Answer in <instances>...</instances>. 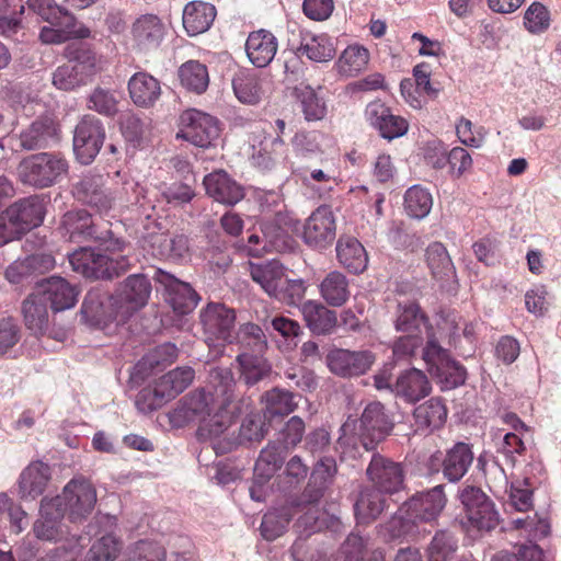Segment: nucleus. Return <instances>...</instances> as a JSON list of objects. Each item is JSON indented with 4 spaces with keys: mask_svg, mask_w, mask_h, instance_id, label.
Wrapping results in <instances>:
<instances>
[{
    "mask_svg": "<svg viewBox=\"0 0 561 561\" xmlns=\"http://www.w3.org/2000/svg\"><path fill=\"white\" fill-rule=\"evenodd\" d=\"M27 5L30 10L50 24V26H44L39 32V39L44 44H61L69 38L90 36V30L54 0H27Z\"/></svg>",
    "mask_w": 561,
    "mask_h": 561,
    "instance_id": "nucleus-2",
    "label": "nucleus"
},
{
    "mask_svg": "<svg viewBox=\"0 0 561 561\" xmlns=\"http://www.w3.org/2000/svg\"><path fill=\"white\" fill-rule=\"evenodd\" d=\"M220 399L209 381L207 389L193 391L181 401L172 413V421L178 424L194 420L201 422L203 416L215 411Z\"/></svg>",
    "mask_w": 561,
    "mask_h": 561,
    "instance_id": "nucleus-15",
    "label": "nucleus"
},
{
    "mask_svg": "<svg viewBox=\"0 0 561 561\" xmlns=\"http://www.w3.org/2000/svg\"><path fill=\"white\" fill-rule=\"evenodd\" d=\"M128 92L131 101L137 106L149 107L159 100L161 85L153 76L139 71L128 80Z\"/></svg>",
    "mask_w": 561,
    "mask_h": 561,
    "instance_id": "nucleus-30",
    "label": "nucleus"
},
{
    "mask_svg": "<svg viewBox=\"0 0 561 561\" xmlns=\"http://www.w3.org/2000/svg\"><path fill=\"white\" fill-rule=\"evenodd\" d=\"M321 297L330 306L340 307L346 302L351 293L348 282L341 272H330L319 286Z\"/></svg>",
    "mask_w": 561,
    "mask_h": 561,
    "instance_id": "nucleus-43",
    "label": "nucleus"
},
{
    "mask_svg": "<svg viewBox=\"0 0 561 561\" xmlns=\"http://www.w3.org/2000/svg\"><path fill=\"white\" fill-rule=\"evenodd\" d=\"M375 362V355L369 351H348L337 348L327 356L331 373L341 377H353L365 374Z\"/></svg>",
    "mask_w": 561,
    "mask_h": 561,
    "instance_id": "nucleus-16",
    "label": "nucleus"
},
{
    "mask_svg": "<svg viewBox=\"0 0 561 561\" xmlns=\"http://www.w3.org/2000/svg\"><path fill=\"white\" fill-rule=\"evenodd\" d=\"M180 119L181 129L176 138L185 139L197 147L214 146L220 136L219 121L207 113L191 108L185 111Z\"/></svg>",
    "mask_w": 561,
    "mask_h": 561,
    "instance_id": "nucleus-8",
    "label": "nucleus"
},
{
    "mask_svg": "<svg viewBox=\"0 0 561 561\" xmlns=\"http://www.w3.org/2000/svg\"><path fill=\"white\" fill-rule=\"evenodd\" d=\"M473 461V453L469 444L457 443L450 448L443 462V473L450 482L459 481Z\"/></svg>",
    "mask_w": 561,
    "mask_h": 561,
    "instance_id": "nucleus-39",
    "label": "nucleus"
},
{
    "mask_svg": "<svg viewBox=\"0 0 561 561\" xmlns=\"http://www.w3.org/2000/svg\"><path fill=\"white\" fill-rule=\"evenodd\" d=\"M368 60L369 53L365 47L352 45L342 53L337 64L343 75L353 77L367 66Z\"/></svg>",
    "mask_w": 561,
    "mask_h": 561,
    "instance_id": "nucleus-56",
    "label": "nucleus"
},
{
    "mask_svg": "<svg viewBox=\"0 0 561 561\" xmlns=\"http://www.w3.org/2000/svg\"><path fill=\"white\" fill-rule=\"evenodd\" d=\"M386 493H379L374 488L364 490L355 503V513L357 519L362 523H368L377 518L386 508Z\"/></svg>",
    "mask_w": 561,
    "mask_h": 561,
    "instance_id": "nucleus-47",
    "label": "nucleus"
},
{
    "mask_svg": "<svg viewBox=\"0 0 561 561\" xmlns=\"http://www.w3.org/2000/svg\"><path fill=\"white\" fill-rule=\"evenodd\" d=\"M458 549V540L446 530L437 531L427 547V561H451Z\"/></svg>",
    "mask_w": 561,
    "mask_h": 561,
    "instance_id": "nucleus-53",
    "label": "nucleus"
},
{
    "mask_svg": "<svg viewBox=\"0 0 561 561\" xmlns=\"http://www.w3.org/2000/svg\"><path fill=\"white\" fill-rule=\"evenodd\" d=\"M339 262L352 273H362L368 264V256L363 244L350 236L341 237L336 243Z\"/></svg>",
    "mask_w": 561,
    "mask_h": 561,
    "instance_id": "nucleus-37",
    "label": "nucleus"
},
{
    "mask_svg": "<svg viewBox=\"0 0 561 561\" xmlns=\"http://www.w3.org/2000/svg\"><path fill=\"white\" fill-rule=\"evenodd\" d=\"M426 263L436 278L449 277L455 267L449 253L442 242H433L426 249Z\"/></svg>",
    "mask_w": 561,
    "mask_h": 561,
    "instance_id": "nucleus-52",
    "label": "nucleus"
},
{
    "mask_svg": "<svg viewBox=\"0 0 561 561\" xmlns=\"http://www.w3.org/2000/svg\"><path fill=\"white\" fill-rule=\"evenodd\" d=\"M365 115L369 124L378 129L385 139L392 140L408 131V122L401 116L393 115L390 108L379 101L369 103Z\"/></svg>",
    "mask_w": 561,
    "mask_h": 561,
    "instance_id": "nucleus-22",
    "label": "nucleus"
},
{
    "mask_svg": "<svg viewBox=\"0 0 561 561\" xmlns=\"http://www.w3.org/2000/svg\"><path fill=\"white\" fill-rule=\"evenodd\" d=\"M301 313L308 328L316 334H328L336 325L335 312L319 301L308 300L304 302Z\"/></svg>",
    "mask_w": 561,
    "mask_h": 561,
    "instance_id": "nucleus-40",
    "label": "nucleus"
},
{
    "mask_svg": "<svg viewBox=\"0 0 561 561\" xmlns=\"http://www.w3.org/2000/svg\"><path fill=\"white\" fill-rule=\"evenodd\" d=\"M8 216L22 234L43 222L45 215L44 201L37 196L21 199L7 208Z\"/></svg>",
    "mask_w": 561,
    "mask_h": 561,
    "instance_id": "nucleus-27",
    "label": "nucleus"
},
{
    "mask_svg": "<svg viewBox=\"0 0 561 561\" xmlns=\"http://www.w3.org/2000/svg\"><path fill=\"white\" fill-rule=\"evenodd\" d=\"M179 78L185 89L197 94L205 92L209 83L206 66L196 60L183 64L179 69Z\"/></svg>",
    "mask_w": 561,
    "mask_h": 561,
    "instance_id": "nucleus-46",
    "label": "nucleus"
},
{
    "mask_svg": "<svg viewBox=\"0 0 561 561\" xmlns=\"http://www.w3.org/2000/svg\"><path fill=\"white\" fill-rule=\"evenodd\" d=\"M216 14V8L208 2H188L183 10V26L190 36L202 34L211 26Z\"/></svg>",
    "mask_w": 561,
    "mask_h": 561,
    "instance_id": "nucleus-32",
    "label": "nucleus"
},
{
    "mask_svg": "<svg viewBox=\"0 0 561 561\" xmlns=\"http://www.w3.org/2000/svg\"><path fill=\"white\" fill-rule=\"evenodd\" d=\"M237 362L248 386H254L271 374V365L257 353L242 352L237 356Z\"/></svg>",
    "mask_w": 561,
    "mask_h": 561,
    "instance_id": "nucleus-44",
    "label": "nucleus"
},
{
    "mask_svg": "<svg viewBox=\"0 0 561 561\" xmlns=\"http://www.w3.org/2000/svg\"><path fill=\"white\" fill-rule=\"evenodd\" d=\"M433 206V197L428 190L413 185L404 194V208L412 218H425Z\"/></svg>",
    "mask_w": 561,
    "mask_h": 561,
    "instance_id": "nucleus-51",
    "label": "nucleus"
},
{
    "mask_svg": "<svg viewBox=\"0 0 561 561\" xmlns=\"http://www.w3.org/2000/svg\"><path fill=\"white\" fill-rule=\"evenodd\" d=\"M288 450L276 442L264 447L254 466L255 482L265 484L280 469Z\"/></svg>",
    "mask_w": 561,
    "mask_h": 561,
    "instance_id": "nucleus-36",
    "label": "nucleus"
},
{
    "mask_svg": "<svg viewBox=\"0 0 561 561\" xmlns=\"http://www.w3.org/2000/svg\"><path fill=\"white\" fill-rule=\"evenodd\" d=\"M336 53L334 39L329 35L306 33L297 48L299 56H306L316 62H328L334 58Z\"/></svg>",
    "mask_w": 561,
    "mask_h": 561,
    "instance_id": "nucleus-35",
    "label": "nucleus"
},
{
    "mask_svg": "<svg viewBox=\"0 0 561 561\" xmlns=\"http://www.w3.org/2000/svg\"><path fill=\"white\" fill-rule=\"evenodd\" d=\"M298 99L307 121H319L325 115V104L318 98L316 91L306 85L297 89Z\"/></svg>",
    "mask_w": 561,
    "mask_h": 561,
    "instance_id": "nucleus-58",
    "label": "nucleus"
},
{
    "mask_svg": "<svg viewBox=\"0 0 561 561\" xmlns=\"http://www.w3.org/2000/svg\"><path fill=\"white\" fill-rule=\"evenodd\" d=\"M204 185L210 197L225 205H236L244 197L243 187L224 170L206 175Z\"/></svg>",
    "mask_w": 561,
    "mask_h": 561,
    "instance_id": "nucleus-24",
    "label": "nucleus"
},
{
    "mask_svg": "<svg viewBox=\"0 0 561 561\" xmlns=\"http://www.w3.org/2000/svg\"><path fill=\"white\" fill-rule=\"evenodd\" d=\"M41 517L34 524V533L38 539L57 541L64 537L66 531L61 524L64 510L59 496L47 499L41 502Z\"/></svg>",
    "mask_w": 561,
    "mask_h": 561,
    "instance_id": "nucleus-18",
    "label": "nucleus"
},
{
    "mask_svg": "<svg viewBox=\"0 0 561 561\" xmlns=\"http://www.w3.org/2000/svg\"><path fill=\"white\" fill-rule=\"evenodd\" d=\"M396 396L408 402H415L426 397L430 391V382L423 371L412 368L402 373L393 386Z\"/></svg>",
    "mask_w": 561,
    "mask_h": 561,
    "instance_id": "nucleus-33",
    "label": "nucleus"
},
{
    "mask_svg": "<svg viewBox=\"0 0 561 561\" xmlns=\"http://www.w3.org/2000/svg\"><path fill=\"white\" fill-rule=\"evenodd\" d=\"M446 505V496L442 485H436L427 492L419 493L407 501L401 507L403 518L416 524L435 520Z\"/></svg>",
    "mask_w": 561,
    "mask_h": 561,
    "instance_id": "nucleus-13",
    "label": "nucleus"
},
{
    "mask_svg": "<svg viewBox=\"0 0 561 561\" xmlns=\"http://www.w3.org/2000/svg\"><path fill=\"white\" fill-rule=\"evenodd\" d=\"M336 236L335 217L329 206H320L306 219L302 230L304 242L313 249H325Z\"/></svg>",
    "mask_w": 561,
    "mask_h": 561,
    "instance_id": "nucleus-14",
    "label": "nucleus"
},
{
    "mask_svg": "<svg viewBox=\"0 0 561 561\" xmlns=\"http://www.w3.org/2000/svg\"><path fill=\"white\" fill-rule=\"evenodd\" d=\"M68 62L53 72V84L64 91L85 84L99 70L96 55L83 44L66 47Z\"/></svg>",
    "mask_w": 561,
    "mask_h": 561,
    "instance_id": "nucleus-3",
    "label": "nucleus"
},
{
    "mask_svg": "<svg viewBox=\"0 0 561 561\" xmlns=\"http://www.w3.org/2000/svg\"><path fill=\"white\" fill-rule=\"evenodd\" d=\"M110 300L108 295L99 288L89 290L81 306L83 318L92 323H102L110 319L122 322V314L117 313V309L115 311L107 310Z\"/></svg>",
    "mask_w": 561,
    "mask_h": 561,
    "instance_id": "nucleus-34",
    "label": "nucleus"
},
{
    "mask_svg": "<svg viewBox=\"0 0 561 561\" xmlns=\"http://www.w3.org/2000/svg\"><path fill=\"white\" fill-rule=\"evenodd\" d=\"M439 382L444 383L445 388H456L461 386L466 381V369L450 358L447 365L438 366L436 370L432 373Z\"/></svg>",
    "mask_w": 561,
    "mask_h": 561,
    "instance_id": "nucleus-63",
    "label": "nucleus"
},
{
    "mask_svg": "<svg viewBox=\"0 0 561 561\" xmlns=\"http://www.w3.org/2000/svg\"><path fill=\"white\" fill-rule=\"evenodd\" d=\"M336 462L331 457L321 458L314 466L310 481L301 495L300 504L317 503L336 473Z\"/></svg>",
    "mask_w": 561,
    "mask_h": 561,
    "instance_id": "nucleus-28",
    "label": "nucleus"
},
{
    "mask_svg": "<svg viewBox=\"0 0 561 561\" xmlns=\"http://www.w3.org/2000/svg\"><path fill=\"white\" fill-rule=\"evenodd\" d=\"M119 551V541L113 535H106L91 546L85 561H114Z\"/></svg>",
    "mask_w": 561,
    "mask_h": 561,
    "instance_id": "nucleus-61",
    "label": "nucleus"
},
{
    "mask_svg": "<svg viewBox=\"0 0 561 561\" xmlns=\"http://www.w3.org/2000/svg\"><path fill=\"white\" fill-rule=\"evenodd\" d=\"M199 320L208 345L219 341H232L236 322L233 309L220 302H209L201 310Z\"/></svg>",
    "mask_w": 561,
    "mask_h": 561,
    "instance_id": "nucleus-10",
    "label": "nucleus"
},
{
    "mask_svg": "<svg viewBox=\"0 0 561 561\" xmlns=\"http://www.w3.org/2000/svg\"><path fill=\"white\" fill-rule=\"evenodd\" d=\"M49 480L50 468L47 463L42 461L30 463L20 474L19 496L24 501H34L44 493Z\"/></svg>",
    "mask_w": 561,
    "mask_h": 561,
    "instance_id": "nucleus-25",
    "label": "nucleus"
},
{
    "mask_svg": "<svg viewBox=\"0 0 561 561\" xmlns=\"http://www.w3.org/2000/svg\"><path fill=\"white\" fill-rule=\"evenodd\" d=\"M456 135L463 146L479 149L485 142L486 129L474 127L470 119L460 117L456 123Z\"/></svg>",
    "mask_w": 561,
    "mask_h": 561,
    "instance_id": "nucleus-60",
    "label": "nucleus"
},
{
    "mask_svg": "<svg viewBox=\"0 0 561 561\" xmlns=\"http://www.w3.org/2000/svg\"><path fill=\"white\" fill-rule=\"evenodd\" d=\"M358 424L356 435L367 451L375 449L376 445L388 436L393 428V421L380 402L369 403L363 411ZM353 430H357L356 421L345 422L341 427L343 432L341 439H347L348 433Z\"/></svg>",
    "mask_w": 561,
    "mask_h": 561,
    "instance_id": "nucleus-4",
    "label": "nucleus"
},
{
    "mask_svg": "<svg viewBox=\"0 0 561 561\" xmlns=\"http://www.w3.org/2000/svg\"><path fill=\"white\" fill-rule=\"evenodd\" d=\"M394 325L398 332L408 334H421L423 328L425 329L426 333L427 329H433L432 327H427L426 318L421 311L419 305L412 301L398 304Z\"/></svg>",
    "mask_w": 561,
    "mask_h": 561,
    "instance_id": "nucleus-41",
    "label": "nucleus"
},
{
    "mask_svg": "<svg viewBox=\"0 0 561 561\" xmlns=\"http://www.w3.org/2000/svg\"><path fill=\"white\" fill-rule=\"evenodd\" d=\"M293 513L289 507H280L268 511L261 523V535L264 539L272 541L280 537L291 520Z\"/></svg>",
    "mask_w": 561,
    "mask_h": 561,
    "instance_id": "nucleus-50",
    "label": "nucleus"
},
{
    "mask_svg": "<svg viewBox=\"0 0 561 561\" xmlns=\"http://www.w3.org/2000/svg\"><path fill=\"white\" fill-rule=\"evenodd\" d=\"M104 139L102 122L93 115L83 116L73 133V151L77 159L82 164H90L100 152Z\"/></svg>",
    "mask_w": 561,
    "mask_h": 561,
    "instance_id": "nucleus-11",
    "label": "nucleus"
},
{
    "mask_svg": "<svg viewBox=\"0 0 561 561\" xmlns=\"http://www.w3.org/2000/svg\"><path fill=\"white\" fill-rule=\"evenodd\" d=\"M64 227L71 241L99 239L91 215L85 209L69 211L64 216Z\"/></svg>",
    "mask_w": 561,
    "mask_h": 561,
    "instance_id": "nucleus-42",
    "label": "nucleus"
},
{
    "mask_svg": "<svg viewBox=\"0 0 561 561\" xmlns=\"http://www.w3.org/2000/svg\"><path fill=\"white\" fill-rule=\"evenodd\" d=\"M422 356L431 374L436 370L438 366L447 365V362L451 358L449 351L440 345L434 329H427L426 344L423 348Z\"/></svg>",
    "mask_w": 561,
    "mask_h": 561,
    "instance_id": "nucleus-57",
    "label": "nucleus"
},
{
    "mask_svg": "<svg viewBox=\"0 0 561 561\" xmlns=\"http://www.w3.org/2000/svg\"><path fill=\"white\" fill-rule=\"evenodd\" d=\"M271 88L268 76H257L250 70H241L232 79L234 95L243 104L260 103L271 92Z\"/></svg>",
    "mask_w": 561,
    "mask_h": 561,
    "instance_id": "nucleus-19",
    "label": "nucleus"
},
{
    "mask_svg": "<svg viewBox=\"0 0 561 561\" xmlns=\"http://www.w3.org/2000/svg\"><path fill=\"white\" fill-rule=\"evenodd\" d=\"M131 33L138 49L150 50L161 44L165 28L157 15L145 14L135 21Z\"/></svg>",
    "mask_w": 561,
    "mask_h": 561,
    "instance_id": "nucleus-29",
    "label": "nucleus"
},
{
    "mask_svg": "<svg viewBox=\"0 0 561 561\" xmlns=\"http://www.w3.org/2000/svg\"><path fill=\"white\" fill-rule=\"evenodd\" d=\"M278 48L277 38L266 30L251 32L245 42V53L250 62L264 68L274 59Z\"/></svg>",
    "mask_w": 561,
    "mask_h": 561,
    "instance_id": "nucleus-26",
    "label": "nucleus"
},
{
    "mask_svg": "<svg viewBox=\"0 0 561 561\" xmlns=\"http://www.w3.org/2000/svg\"><path fill=\"white\" fill-rule=\"evenodd\" d=\"M264 245L254 249L255 254H267L272 252H283L289 248L288 236L274 222H263L260 225Z\"/></svg>",
    "mask_w": 561,
    "mask_h": 561,
    "instance_id": "nucleus-55",
    "label": "nucleus"
},
{
    "mask_svg": "<svg viewBox=\"0 0 561 561\" xmlns=\"http://www.w3.org/2000/svg\"><path fill=\"white\" fill-rule=\"evenodd\" d=\"M550 12L540 2H533L524 14V26L531 34H541L550 26Z\"/></svg>",
    "mask_w": 561,
    "mask_h": 561,
    "instance_id": "nucleus-59",
    "label": "nucleus"
},
{
    "mask_svg": "<svg viewBox=\"0 0 561 561\" xmlns=\"http://www.w3.org/2000/svg\"><path fill=\"white\" fill-rule=\"evenodd\" d=\"M250 274L252 279L271 297L279 296L285 268L278 261L272 260L262 264H251Z\"/></svg>",
    "mask_w": 561,
    "mask_h": 561,
    "instance_id": "nucleus-38",
    "label": "nucleus"
},
{
    "mask_svg": "<svg viewBox=\"0 0 561 561\" xmlns=\"http://www.w3.org/2000/svg\"><path fill=\"white\" fill-rule=\"evenodd\" d=\"M61 508L73 522L90 515L96 503V491L84 478H75L64 488Z\"/></svg>",
    "mask_w": 561,
    "mask_h": 561,
    "instance_id": "nucleus-12",
    "label": "nucleus"
},
{
    "mask_svg": "<svg viewBox=\"0 0 561 561\" xmlns=\"http://www.w3.org/2000/svg\"><path fill=\"white\" fill-rule=\"evenodd\" d=\"M36 290L55 312L75 307L79 296L78 288L59 276L43 280Z\"/></svg>",
    "mask_w": 561,
    "mask_h": 561,
    "instance_id": "nucleus-20",
    "label": "nucleus"
},
{
    "mask_svg": "<svg viewBox=\"0 0 561 561\" xmlns=\"http://www.w3.org/2000/svg\"><path fill=\"white\" fill-rule=\"evenodd\" d=\"M118 104L119 93L113 89L98 87L88 98V107L107 117L118 112Z\"/></svg>",
    "mask_w": 561,
    "mask_h": 561,
    "instance_id": "nucleus-54",
    "label": "nucleus"
},
{
    "mask_svg": "<svg viewBox=\"0 0 561 561\" xmlns=\"http://www.w3.org/2000/svg\"><path fill=\"white\" fill-rule=\"evenodd\" d=\"M20 170L25 183L43 188L53 185L65 175L68 163L58 154L42 152L24 160Z\"/></svg>",
    "mask_w": 561,
    "mask_h": 561,
    "instance_id": "nucleus-7",
    "label": "nucleus"
},
{
    "mask_svg": "<svg viewBox=\"0 0 561 561\" xmlns=\"http://www.w3.org/2000/svg\"><path fill=\"white\" fill-rule=\"evenodd\" d=\"M195 371L188 366L178 367L161 376L152 389L142 390L136 400L141 411H152L183 392L193 381Z\"/></svg>",
    "mask_w": 561,
    "mask_h": 561,
    "instance_id": "nucleus-5",
    "label": "nucleus"
},
{
    "mask_svg": "<svg viewBox=\"0 0 561 561\" xmlns=\"http://www.w3.org/2000/svg\"><path fill=\"white\" fill-rule=\"evenodd\" d=\"M263 402L265 404L264 416L266 419L287 415L297 407V403L294 401V394L278 388L265 392Z\"/></svg>",
    "mask_w": 561,
    "mask_h": 561,
    "instance_id": "nucleus-49",
    "label": "nucleus"
},
{
    "mask_svg": "<svg viewBox=\"0 0 561 561\" xmlns=\"http://www.w3.org/2000/svg\"><path fill=\"white\" fill-rule=\"evenodd\" d=\"M157 280L164 287L165 300L174 312L187 314L196 308L201 298L188 283L163 271H159Z\"/></svg>",
    "mask_w": 561,
    "mask_h": 561,
    "instance_id": "nucleus-17",
    "label": "nucleus"
},
{
    "mask_svg": "<svg viewBox=\"0 0 561 561\" xmlns=\"http://www.w3.org/2000/svg\"><path fill=\"white\" fill-rule=\"evenodd\" d=\"M18 140L19 147L24 150L49 147L58 140L57 124L48 116L39 117L20 131Z\"/></svg>",
    "mask_w": 561,
    "mask_h": 561,
    "instance_id": "nucleus-23",
    "label": "nucleus"
},
{
    "mask_svg": "<svg viewBox=\"0 0 561 561\" xmlns=\"http://www.w3.org/2000/svg\"><path fill=\"white\" fill-rule=\"evenodd\" d=\"M305 428V422L301 417L296 415L291 416L278 433L276 443L289 450L301 442Z\"/></svg>",
    "mask_w": 561,
    "mask_h": 561,
    "instance_id": "nucleus-64",
    "label": "nucleus"
},
{
    "mask_svg": "<svg viewBox=\"0 0 561 561\" xmlns=\"http://www.w3.org/2000/svg\"><path fill=\"white\" fill-rule=\"evenodd\" d=\"M447 417V409L439 398H432L414 410V419L420 427L438 428Z\"/></svg>",
    "mask_w": 561,
    "mask_h": 561,
    "instance_id": "nucleus-48",
    "label": "nucleus"
},
{
    "mask_svg": "<svg viewBox=\"0 0 561 561\" xmlns=\"http://www.w3.org/2000/svg\"><path fill=\"white\" fill-rule=\"evenodd\" d=\"M150 280L142 274L128 276L119 289V299L124 305L117 307L122 320H126L134 311L144 307L150 296Z\"/></svg>",
    "mask_w": 561,
    "mask_h": 561,
    "instance_id": "nucleus-21",
    "label": "nucleus"
},
{
    "mask_svg": "<svg viewBox=\"0 0 561 561\" xmlns=\"http://www.w3.org/2000/svg\"><path fill=\"white\" fill-rule=\"evenodd\" d=\"M238 342L252 351V353L261 354L267 346L265 334L262 329L254 323L248 322L240 327Z\"/></svg>",
    "mask_w": 561,
    "mask_h": 561,
    "instance_id": "nucleus-62",
    "label": "nucleus"
},
{
    "mask_svg": "<svg viewBox=\"0 0 561 561\" xmlns=\"http://www.w3.org/2000/svg\"><path fill=\"white\" fill-rule=\"evenodd\" d=\"M210 383L221 399L214 412L203 416L197 436L203 442H209L217 455H222L238 446L234 433H230L239 410L234 401L236 381L230 369L214 368L210 370Z\"/></svg>",
    "mask_w": 561,
    "mask_h": 561,
    "instance_id": "nucleus-1",
    "label": "nucleus"
},
{
    "mask_svg": "<svg viewBox=\"0 0 561 561\" xmlns=\"http://www.w3.org/2000/svg\"><path fill=\"white\" fill-rule=\"evenodd\" d=\"M371 486L379 493L397 494L404 488V469L402 463L380 454H374L366 469Z\"/></svg>",
    "mask_w": 561,
    "mask_h": 561,
    "instance_id": "nucleus-9",
    "label": "nucleus"
},
{
    "mask_svg": "<svg viewBox=\"0 0 561 561\" xmlns=\"http://www.w3.org/2000/svg\"><path fill=\"white\" fill-rule=\"evenodd\" d=\"M25 325L35 333L42 332L48 323L47 302L37 293H33L24 300L22 307Z\"/></svg>",
    "mask_w": 561,
    "mask_h": 561,
    "instance_id": "nucleus-45",
    "label": "nucleus"
},
{
    "mask_svg": "<svg viewBox=\"0 0 561 561\" xmlns=\"http://www.w3.org/2000/svg\"><path fill=\"white\" fill-rule=\"evenodd\" d=\"M103 185L102 175H85L75 185L73 194L99 211H106L112 207V198L103 191Z\"/></svg>",
    "mask_w": 561,
    "mask_h": 561,
    "instance_id": "nucleus-31",
    "label": "nucleus"
},
{
    "mask_svg": "<svg viewBox=\"0 0 561 561\" xmlns=\"http://www.w3.org/2000/svg\"><path fill=\"white\" fill-rule=\"evenodd\" d=\"M68 257L72 270L87 278L112 279L129 267L127 256L110 257L90 248H80Z\"/></svg>",
    "mask_w": 561,
    "mask_h": 561,
    "instance_id": "nucleus-6",
    "label": "nucleus"
}]
</instances>
